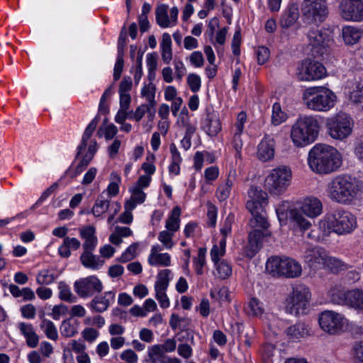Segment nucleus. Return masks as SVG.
Wrapping results in <instances>:
<instances>
[{"instance_id":"7","label":"nucleus","mask_w":363,"mask_h":363,"mask_svg":"<svg viewBox=\"0 0 363 363\" xmlns=\"http://www.w3.org/2000/svg\"><path fill=\"white\" fill-rule=\"evenodd\" d=\"M266 270L275 277L286 278L298 277L302 272L301 264L289 257L273 256L268 259L266 263Z\"/></svg>"},{"instance_id":"11","label":"nucleus","mask_w":363,"mask_h":363,"mask_svg":"<svg viewBox=\"0 0 363 363\" xmlns=\"http://www.w3.org/2000/svg\"><path fill=\"white\" fill-rule=\"evenodd\" d=\"M311 297L309 289L305 285H297L293 288L291 296L286 299V311L296 316L306 313Z\"/></svg>"},{"instance_id":"12","label":"nucleus","mask_w":363,"mask_h":363,"mask_svg":"<svg viewBox=\"0 0 363 363\" xmlns=\"http://www.w3.org/2000/svg\"><path fill=\"white\" fill-rule=\"evenodd\" d=\"M301 11L309 22H323L328 14L325 0H303Z\"/></svg>"},{"instance_id":"2","label":"nucleus","mask_w":363,"mask_h":363,"mask_svg":"<svg viewBox=\"0 0 363 363\" xmlns=\"http://www.w3.org/2000/svg\"><path fill=\"white\" fill-rule=\"evenodd\" d=\"M360 187L355 177L340 174L332 178L327 184L328 197L340 204H350L357 197Z\"/></svg>"},{"instance_id":"38","label":"nucleus","mask_w":363,"mask_h":363,"mask_svg":"<svg viewBox=\"0 0 363 363\" xmlns=\"http://www.w3.org/2000/svg\"><path fill=\"white\" fill-rule=\"evenodd\" d=\"M148 263L152 265L169 266L171 263L170 256L167 253H160L154 258L148 257Z\"/></svg>"},{"instance_id":"56","label":"nucleus","mask_w":363,"mask_h":363,"mask_svg":"<svg viewBox=\"0 0 363 363\" xmlns=\"http://www.w3.org/2000/svg\"><path fill=\"white\" fill-rule=\"evenodd\" d=\"M121 358L128 363H135L138 360V355L132 350H126L121 354Z\"/></svg>"},{"instance_id":"46","label":"nucleus","mask_w":363,"mask_h":363,"mask_svg":"<svg viewBox=\"0 0 363 363\" xmlns=\"http://www.w3.org/2000/svg\"><path fill=\"white\" fill-rule=\"evenodd\" d=\"M172 231H167V230H163L162 231L159 236L158 239L159 240L164 244V245L168 248L170 249L173 246V242H172V237L173 234Z\"/></svg>"},{"instance_id":"19","label":"nucleus","mask_w":363,"mask_h":363,"mask_svg":"<svg viewBox=\"0 0 363 363\" xmlns=\"http://www.w3.org/2000/svg\"><path fill=\"white\" fill-rule=\"evenodd\" d=\"M246 207L252 216V218L250 220L252 227H260L263 230H267L269 226V223L265 217L266 212L264 206L256 205L253 202H247Z\"/></svg>"},{"instance_id":"54","label":"nucleus","mask_w":363,"mask_h":363,"mask_svg":"<svg viewBox=\"0 0 363 363\" xmlns=\"http://www.w3.org/2000/svg\"><path fill=\"white\" fill-rule=\"evenodd\" d=\"M225 251L220 249L217 245H214L211 250V257L214 264L220 262V257L225 255Z\"/></svg>"},{"instance_id":"60","label":"nucleus","mask_w":363,"mask_h":363,"mask_svg":"<svg viewBox=\"0 0 363 363\" xmlns=\"http://www.w3.org/2000/svg\"><path fill=\"white\" fill-rule=\"evenodd\" d=\"M92 160L90 157L84 155L78 165L75 168L74 175L81 174L84 169L89 165V162Z\"/></svg>"},{"instance_id":"53","label":"nucleus","mask_w":363,"mask_h":363,"mask_svg":"<svg viewBox=\"0 0 363 363\" xmlns=\"http://www.w3.org/2000/svg\"><path fill=\"white\" fill-rule=\"evenodd\" d=\"M352 350L354 358L363 363V341L355 342Z\"/></svg>"},{"instance_id":"35","label":"nucleus","mask_w":363,"mask_h":363,"mask_svg":"<svg viewBox=\"0 0 363 363\" xmlns=\"http://www.w3.org/2000/svg\"><path fill=\"white\" fill-rule=\"evenodd\" d=\"M218 277L222 279L229 277L232 274V268L230 264L225 260L222 259L215 264Z\"/></svg>"},{"instance_id":"15","label":"nucleus","mask_w":363,"mask_h":363,"mask_svg":"<svg viewBox=\"0 0 363 363\" xmlns=\"http://www.w3.org/2000/svg\"><path fill=\"white\" fill-rule=\"evenodd\" d=\"M326 74L325 67L319 62L305 60L298 72V77L301 81L316 80L323 78Z\"/></svg>"},{"instance_id":"8","label":"nucleus","mask_w":363,"mask_h":363,"mask_svg":"<svg viewBox=\"0 0 363 363\" xmlns=\"http://www.w3.org/2000/svg\"><path fill=\"white\" fill-rule=\"evenodd\" d=\"M291 180V169L286 166L279 167L273 169L266 177L264 186L270 194L279 195L286 190Z\"/></svg>"},{"instance_id":"24","label":"nucleus","mask_w":363,"mask_h":363,"mask_svg":"<svg viewBox=\"0 0 363 363\" xmlns=\"http://www.w3.org/2000/svg\"><path fill=\"white\" fill-rule=\"evenodd\" d=\"M82 264L86 268L98 269L103 266L104 261L99 256L94 255L92 252H83L80 256Z\"/></svg>"},{"instance_id":"10","label":"nucleus","mask_w":363,"mask_h":363,"mask_svg":"<svg viewBox=\"0 0 363 363\" xmlns=\"http://www.w3.org/2000/svg\"><path fill=\"white\" fill-rule=\"evenodd\" d=\"M326 126L331 138L342 140L352 133L353 121L347 113H339L327 120Z\"/></svg>"},{"instance_id":"45","label":"nucleus","mask_w":363,"mask_h":363,"mask_svg":"<svg viewBox=\"0 0 363 363\" xmlns=\"http://www.w3.org/2000/svg\"><path fill=\"white\" fill-rule=\"evenodd\" d=\"M187 84L193 92H197L201 87L200 77L196 74H189L187 77Z\"/></svg>"},{"instance_id":"40","label":"nucleus","mask_w":363,"mask_h":363,"mask_svg":"<svg viewBox=\"0 0 363 363\" xmlns=\"http://www.w3.org/2000/svg\"><path fill=\"white\" fill-rule=\"evenodd\" d=\"M61 334L66 337L74 336L77 333L76 328L71 323L70 319H66L62 322Z\"/></svg>"},{"instance_id":"25","label":"nucleus","mask_w":363,"mask_h":363,"mask_svg":"<svg viewBox=\"0 0 363 363\" xmlns=\"http://www.w3.org/2000/svg\"><path fill=\"white\" fill-rule=\"evenodd\" d=\"M327 256L324 250L315 247L306 251V258L310 264H324Z\"/></svg>"},{"instance_id":"47","label":"nucleus","mask_w":363,"mask_h":363,"mask_svg":"<svg viewBox=\"0 0 363 363\" xmlns=\"http://www.w3.org/2000/svg\"><path fill=\"white\" fill-rule=\"evenodd\" d=\"M241 43V32L240 29L236 30L234 33L233 40H232V49L233 52L235 55H239L240 54V46Z\"/></svg>"},{"instance_id":"49","label":"nucleus","mask_w":363,"mask_h":363,"mask_svg":"<svg viewBox=\"0 0 363 363\" xmlns=\"http://www.w3.org/2000/svg\"><path fill=\"white\" fill-rule=\"evenodd\" d=\"M79 234L82 238L84 240H89L96 238V236L95 235V228L91 225H88L82 228L79 230Z\"/></svg>"},{"instance_id":"63","label":"nucleus","mask_w":363,"mask_h":363,"mask_svg":"<svg viewBox=\"0 0 363 363\" xmlns=\"http://www.w3.org/2000/svg\"><path fill=\"white\" fill-rule=\"evenodd\" d=\"M97 124H98V119H96L95 118L90 122V123L86 127V128L83 134L82 138H84L85 140H89L91 138V136L92 135L93 132L96 129Z\"/></svg>"},{"instance_id":"1","label":"nucleus","mask_w":363,"mask_h":363,"mask_svg":"<svg viewBox=\"0 0 363 363\" xmlns=\"http://www.w3.org/2000/svg\"><path fill=\"white\" fill-rule=\"evenodd\" d=\"M308 163L311 170L320 174H330L341 166L337 150L325 144H316L308 153Z\"/></svg>"},{"instance_id":"42","label":"nucleus","mask_w":363,"mask_h":363,"mask_svg":"<svg viewBox=\"0 0 363 363\" xmlns=\"http://www.w3.org/2000/svg\"><path fill=\"white\" fill-rule=\"evenodd\" d=\"M264 309L261 306L259 300L255 298H252L248 304V314L251 315H262Z\"/></svg>"},{"instance_id":"21","label":"nucleus","mask_w":363,"mask_h":363,"mask_svg":"<svg viewBox=\"0 0 363 363\" xmlns=\"http://www.w3.org/2000/svg\"><path fill=\"white\" fill-rule=\"evenodd\" d=\"M274 142L272 139L265 138H264L258 145L257 148V157L263 161L267 162L274 157Z\"/></svg>"},{"instance_id":"16","label":"nucleus","mask_w":363,"mask_h":363,"mask_svg":"<svg viewBox=\"0 0 363 363\" xmlns=\"http://www.w3.org/2000/svg\"><path fill=\"white\" fill-rule=\"evenodd\" d=\"M74 289L81 298L92 296L95 292H101L103 285L101 281L95 276H89L80 279L74 284Z\"/></svg>"},{"instance_id":"13","label":"nucleus","mask_w":363,"mask_h":363,"mask_svg":"<svg viewBox=\"0 0 363 363\" xmlns=\"http://www.w3.org/2000/svg\"><path fill=\"white\" fill-rule=\"evenodd\" d=\"M344 317L333 311H325L320 314L318 322L323 330L330 335H337L343 330Z\"/></svg>"},{"instance_id":"18","label":"nucleus","mask_w":363,"mask_h":363,"mask_svg":"<svg viewBox=\"0 0 363 363\" xmlns=\"http://www.w3.org/2000/svg\"><path fill=\"white\" fill-rule=\"evenodd\" d=\"M270 236L269 233H264L261 230L255 229L248 235V244L245 247V255L252 258L262 248L265 237Z\"/></svg>"},{"instance_id":"57","label":"nucleus","mask_w":363,"mask_h":363,"mask_svg":"<svg viewBox=\"0 0 363 363\" xmlns=\"http://www.w3.org/2000/svg\"><path fill=\"white\" fill-rule=\"evenodd\" d=\"M166 290L160 291L157 289L156 291V298L159 301L160 306L163 308H167L169 306V298L165 293Z\"/></svg>"},{"instance_id":"36","label":"nucleus","mask_w":363,"mask_h":363,"mask_svg":"<svg viewBox=\"0 0 363 363\" xmlns=\"http://www.w3.org/2000/svg\"><path fill=\"white\" fill-rule=\"evenodd\" d=\"M148 358L145 359L146 363H157V358L162 359L164 356L160 346L155 345L148 348Z\"/></svg>"},{"instance_id":"43","label":"nucleus","mask_w":363,"mask_h":363,"mask_svg":"<svg viewBox=\"0 0 363 363\" xmlns=\"http://www.w3.org/2000/svg\"><path fill=\"white\" fill-rule=\"evenodd\" d=\"M138 246V245L137 242H134L130 245L118 259L119 262H127L133 259L135 257V251Z\"/></svg>"},{"instance_id":"17","label":"nucleus","mask_w":363,"mask_h":363,"mask_svg":"<svg viewBox=\"0 0 363 363\" xmlns=\"http://www.w3.org/2000/svg\"><path fill=\"white\" fill-rule=\"evenodd\" d=\"M341 16L347 21H363V1L352 3L349 1H341L339 4Z\"/></svg>"},{"instance_id":"50","label":"nucleus","mask_w":363,"mask_h":363,"mask_svg":"<svg viewBox=\"0 0 363 363\" xmlns=\"http://www.w3.org/2000/svg\"><path fill=\"white\" fill-rule=\"evenodd\" d=\"M99 335V332L93 328H86L82 331V336L85 340L92 342Z\"/></svg>"},{"instance_id":"27","label":"nucleus","mask_w":363,"mask_h":363,"mask_svg":"<svg viewBox=\"0 0 363 363\" xmlns=\"http://www.w3.org/2000/svg\"><path fill=\"white\" fill-rule=\"evenodd\" d=\"M350 100L357 108L363 109V82H356L350 92Z\"/></svg>"},{"instance_id":"29","label":"nucleus","mask_w":363,"mask_h":363,"mask_svg":"<svg viewBox=\"0 0 363 363\" xmlns=\"http://www.w3.org/2000/svg\"><path fill=\"white\" fill-rule=\"evenodd\" d=\"M342 38L346 44L353 45L361 38V33L354 27L345 26L342 28Z\"/></svg>"},{"instance_id":"30","label":"nucleus","mask_w":363,"mask_h":363,"mask_svg":"<svg viewBox=\"0 0 363 363\" xmlns=\"http://www.w3.org/2000/svg\"><path fill=\"white\" fill-rule=\"evenodd\" d=\"M181 215V208L179 206H175L171 213V215L166 221V228L169 231L174 233L178 230L179 228V216Z\"/></svg>"},{"instance_id":"14","label":"nucleus","mask_w":363,"mask_h":363,"mask_svg":"<svg viewBox=\"0 0 363 363\" xmlns=\"http://www.w3.org/2000/svg\"><path fill=\"white\" fill-rule=\"evenodd\" d=\"M308 38L315 57L322 56L328 51L330 35L327 30L311 28L308 33Z\"/></svg>"},{"instance_id":"59","label":"nucleus","mask_w":363,"mask_h":363,"mask_svg":"<svg viewBox=\"0 0 363 363\" xmlns=\"http://www.w3.org/2000/svg\"><path fill=\"white\" fill-rule=\"evenodd\" d=\"M132 87V79L130 77H123L120 83L119 94H128L127 92L130 90Z\"/></svg>"},{"instance_id":"39","label":"nucleus","mask_w":363,"mask_h":363,"mask_svg":"<svg viewBox=\"0 0 363 363\" xmlns=\"http://www.w3.org/2000/svg\"><path fill=\"white\" fill-rule=\"evenodd\" d=\"M285 120V114L281 111L279 104L275 103L272 107V122L274 125H279Z\"/></svg>"},{"instance_id":"31","label":"nucleus","mask_w":363,"mask_h":363,"mask_svg":"<svg viewBox=\"0 0 363 363\" xmlns=\"http://www.w3.org/2000/svg\"><path fill=\"white\" fill-rule=\"evenodd\" d=\"M168 6L165 4L158 6L155 10L156 21L162 28L169 26V18L167 14Z\"/></svg>"},{"instance_id":"22","label":"nucleus","mask_w":363,"mask_h":363,"mask_svg":"<svg viewBox=\"0 0 363 363\" xmlns=\"http://www.w3.org/2000/svg\"><path fill=\"white\" fill-rule=\"evenodd\" d=\"M299 17L297 4L290 5L280 18V26L283 28H288L293 26Z\"/></svg>"},{"instance_id":"41","label":"nucleus","mask_w":363,"mask_h":363,"mask_svg":"<svg viewBox=\"0 0 363 363\" xmlns=\"http://www.w3.org/2000/svg\"><path fill=\"white\" fill-rule=\"evenodd\" d=\"M324 264L330 269L333 273H337L339 270H341L344 266L343 262L338 259L335 257H326Z\"/></svg>"},{"instance_id":"32","label":"nucleus","mask_w":363,"mask_h":363,"mask_svg":"<svg viewBox=\"0 0 363 363\" xmlns=\"http://www.w3.org/2000/svg\"><path fill=\"white\" fill-rule=\"evenodd\" d=\"M109 205L110 199H105L104 196L101 194L96 200L94 207L91 209V212L96 217H99L107 211Z\"/></svg>"},{"instance_id":"5","label":"nucleus","mask_w":363,"mask_h":363,"mask_svg":"<svg viewBox=\"0 0 363 363\" xmlns=\"http://www.w3.org/2000/svg\"><path fill=\"white\" fill-rule=\"evenodd\" d=\"M302 99L308 108L315 111H328L334 106L336 96L328 88L313 86L304 91Z\"/></svg>"},{"instance_id":"37","label":"nucleus","mask_w":363,"mask_h":363,"mask_svg":"<svg viewBox=\"0 0 363 363\" xmlns=\"http://www.w3.org/2000/svg\"><path fill=\"white\" fill-rule=\"evenodd\" d=\"M58 288L60 290L59 297L61 300L69 303H74L76 301L77 298L72 295L69 286L64 281L59 283Z\"/></svg>"},{"instance_id":"28","label":"nucleus","mask_w":363,"mask_h":363,"mask_svg":"<svg viewBox=\"0 0 363 363\" xmlns=\"http://www.w3.org/2000/svg\"><path fill=\"white\" fill-rule=\"evenodd\" d=\"M250 201L247 202H253L257 205L265 206L267 204V194L257 186H251L248 191Z\"/></svg>"},{"instance_id":"62","label":"nucleus","mask_w":363,"mask_h":363,"mask_svg":"<svg viewBox=\"0 0 363 363\" xmlns=\"http://www.w3.org/2000/svg\"><path fill=\"white\" fill-rule=\"evenodd\" d=\"M217 296H218L219 300L221 301H229L228 288L222 287L216 293L213 291H211V296L213 298H216Z\"/></svg>"},{"instance_id":"23","label":"nucleus","mask_w":363,"mask_h":363,"mask_svg":"<svg viewBox=\"0 0 363 363\" xmlns=\"http://www.w3.org/2000/svg\"><path fill=\"white\" fill-rule=\"evenodd\" d=\"M203 129L209 136L216 135L221 130V123L218 116L213 113H208Z\"/></svg>"},{"instance_id":"44","label":"nucleus","mask_w":363,"mask_h":363,"mask_svg":"<svg viewBox=\"0 0 363 363\" xmlns=\"http://www.w3.org/2000/svg\"><path fill=\"white\" fill-rule=\"evenodd\" d=\"M55 280V276L53 274H50L48 270H43L38 273L36 281L38 284H50Z\"/></svg>"},{"instance_id":"55","label":"nucleus","mask_w":363,"mask_h":363,"mask_svg":"<svg viewBox=\"0 0 363 363\" xmlns=\"http://www.w3.org/2000/svg\"><path fill=\"white\" fill-rule=\"evenodd\" d=\"M68 312V308L67 306L60 304L55 306L52 308V318L55 320H59L60 315L67 314Z\"/></svg>"},{"instance_id":"61","label":"nucleus","mask_w":363,"mask_h":363,"mask_svg":"<svg viewBox=\"0 0 363 363\" xmlns=\"http://www.w3.org/2000/svg\"><path fill=\"white\" fill-rule=\"evenodd\" d=\"M176 341L174 339H167L165 340L164 344L159 345L160 346L163 353L171 352L176 349Z\"/></svg>"},{"instance_id":"51","label":"nucleus","mask_w":363,"mask_h":363,"mask_svg":"<svg viewBox=\"0 0 363 363\" xmlns=\"http://www.w3.org/2000/svg\"><path fill=\"white\" fill-rule=\"evenodd\" d=\"M21 311L22 315L24 318L31 319L35 317V313H36V309H35V307L33 304L29 303V304H26V305L23 306L21 308Z\"/></svg>"},{"instance_id":"6","label":"nucleus","mask_w":363,"mask_h":363,"mask_svg":"<svg viewBox=\"0 0 363 363\" xmlns=\"http://www.w3.org/2000/svg\"><path fill=\"white\" fill-rule=\"evenodd\" d=\"M322 223L338 235L350 233L356 227L355 217L350 212L340 208L328 213Z\"/></svg>"},{"instance_id":"58","label":"nucleus","mask_w":363,"mask_h":363,"mask_svg":"<svg viewBox=\"0 0 363 363\" xmlns=\"http://www.w3.org/2000/svg\"><path fill=\"white\" fill-rule=\"evenodd\" d=\"M18 329L21 332V333L27 338L30 335L33 334L35 333V330L33 329V327L31 324L26 323H20L18 324Z\"/></svg>"},{"instance_id":"64","label":"nucleus","mask_w":363,"mask_h":363,"mask_svg":"<svg viewBox=\"0 0 363 363\" xmlns=\"http://www.w3.org/2000/svg\"><path fill=\"white\" fill-rule=\"evenodd\" d=\"M178 353L182 357L188 359L191 355L192 350L188 344H182L178 347Z\"/></svg>"},{"instance_id":"33","label":"nucleus","mask_w":363,"mask_h":363,"mask_svg":"<svg viewBox=\"0 0 363 363\" xmlns=\"http://www.w3.org/2000/svg\"><path fill=\"white\" fill-rule=\"evenodd\" d=\"M40 328L43 330L48 338L56 341L58 338V334L54 323L48 319H43L40 325Z\"/></svg>"},{"instance_id":"52","label":"nucleus","mask_w":363,"mask_h":363,"mask_svg":"<svg viewBox=\"0 0 363 363\" xmlns=\"http://www.w3.org/2000/svg\"><path fill=\"white\" fill-rule=\"evenodd\" d=\"M190 62L196 67H201L203 65L204 59L203 55L199 51H195L190 56Z\"/></svg>"},{"instance_id":"3","label":"nucleus","mask_w":363,"mask_h":363,"mask_svg":"<svg viewBox=\"0 0 363 363\" xmlns=\"http://www.w3.org/2000/svg\"><path fill=\"white\" fill-rule=\"evenodd\" d=\"M323 205L318 199L309 197L304 200L299 209L292 208L286 213L277 211V216L279 220L282 221L283 216L285 215L294 222L301 231H305L311 227V220L306 218L305 216L313 219L321 213Z\"/></svg>"},{"instance_id":"34","label":"nucleus","mask_w":363,"mask_h":363,"mask_svg":"<svg viewBox=\"0 0 363 363\" xmlns=\"http://www.w3.org/2000/svg\"><path fill=\"white\" fill-rule=\"evenodd\" d=\"M171 271L169 269L161 270L157 275V280L155 285V291L167 290L169 285V275Z\"/></svg>"},{"instance_id":"20","label":"nucleus","mask_w":363,"mask_h":363,"mask_svg":"<svg viewBox=\"0 0 363 363\" xmlns=\"http://www.w3.org/2000/svg\"><path fill=\"white\" fill-rule=\"evenodd\" d=\"M115 299V293L113 291H106L104 296H96L90 302L89 306L97 313H102L107 310L111 302Z\"/></svg>"},{"instance_id":"4","label":"nucleus","mask_w":363,"mask_h":363,"mask_svg":"<svg viewBox=\"0 0 363 363\" xmlns=\"http://www.w3.org/2000/svg\"><path fill=\"white\" fill-rule=\"evenodd\" d=\"M319 131L320 125L315 117L300 116L292 125L291 138L296 147H304L315 140Z\"/></svg>"},{"instance_id":"9","label":"nucleus","mask_w":363,"mask_h":363,"mask_svg":"<svg viewBox=\"0 0 363 363\" xmlns=\"http://www.w3.org/2000/svg\"><path fill=\"white\" fill-rule=\"evenodd\" d=\"M333 303L346 306L358 312L363 311V290L352 289L344 291L337 288H333L329 291Z\"/></svg>"},{"instance_id":"26","label":"nucleus","mask_w":363,"mask_h":363,"mask_svg":"<svg viewBox=\"0 0 363 363\" xmlns=\"http://www.w3.org/2000/svg\"><path fill=\"white\" fill-rule=\"evenodd\" d=\"M286 335L293 339L304 337L308 335V330L303 323H297L286 330Z\"/></svg>"},{"instance_id":"48","label":"nucleus","mask_w":363,"mask_h":363,"mask_svg":"<svg viewBox=\"0 0 363 363\" xmlns=\"http://www.w3.org/2000/svg\"><path fill=\"white\" fill-rule=\"evenodd\" d=\"M257 62L264 65L269 57V50L264 46H260L257 50Z\"/></svg>"}]
</instances>
